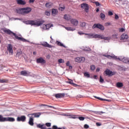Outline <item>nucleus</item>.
I'll use <instances>...</instances> for the list:
<instances>
[{"mask_svg": "<svg viewBox=\"0 0 129 129\" xmlns=\"http://www.w3.org/2000/svg\"><path fill=\"white\" fill-rule=\"evenodd\" d=\"M85 38H86L87 39H93V38H99V39H101V40H106L107 41H108V42H109V40H110V39H111L110 37H104L103 35L101 34L85 33Z\"/></svg>", "mask_w": 129, "mask_h": 129, "instance_id": "obj_1", "label": "nucleus"}, {"mask_svg": "<svg viewBox=\"0 0 129 129\" xmlns=\"http://www.w3.org/2000/svg\"><path fill=\"white\" fill-rule=\"evenodd\" d=\"M105 57H106L107 58H109V59H111V58H113V59H117L119 60V61H122V62H123V63H125L126 64H129V58L128 57H124L123 56H119L118 58H117V56H116L114 55H103Z\"/></svg>", "mask_w": 129, "mask_h": 129, "instance_id": "obj_2", "label": "nucleus"}, {"mask_svg": "<svg viewBox=\"0 0 129 129\" xmlns=\"http://www.w3.org/2000/svg\"><path fill=\"white\" fill-rule=\"evenodd\" d=\"M23 23L26 25H31V26H37V27H40V25L44 24L45 21L37 20H27L24 21Z\"/></svg>", "mask_w": 129, "mask_h": 129, "instance_id": "obj_3", "label": "nucleus"}, {"mask_svg": "<svg viewBox=\"0 0 129 129\" xmlns=\"http://www.w3.org/2000/svg\"><path fill=\"white\" fill-rule=\"evenodd\" d=\"M32 12V8H19L16 10V13L17 14H20L21 15H27Z\"/></svg>", "mask_w": 129, "mask_h": 129, "instance_id": "obj_4", "label": "nucleus"}, {"mask_svg": "<svg viewBox=\"0 0 129 129\" xmlns=\"http://www.w3.org/2000/svg\"><path fill=\"white\" fill-rule=\"evenodd\" d=\"M4 33H6L8 35H11V34H13L14 36H15L16 39L17 40H19V41H22V42H29V41L27 40L26 39L23 37H20L16 35V33L13 32L12 31L10 30V29H4L3 30Z\"/></svg>", "mask_w": 129, "mask_h": 129, "instance_id": "obj_5", "label": "nucleus"}, {"mask_svg": "<svg viewBox=\"0 0 129 129\" xmlns=\"http://www.w3.org/2000/svg\"><path fill=\"white\" fill-rule=\"evenodd\" d=\"M40 28L42 29V31H45L46 30H49L51 27H53V24L49 23L47 24H41L40 25Z\"/></svg>", "mask_w": 129, "mask_h": 129, "instance_id": "obj_6", "label": "nucleus"}, {"mask_svg": "<svg viewBox=\"0 0 129 129\" xmlns=\"http://www.w3.org/2000/svg\"><path fill=\"white\" fill-rule=\"evenodd\" d=\"M115 75V72H112L108 69H107L104 73L105 76H112V75Z\"/></svg>", "mask_w": 129, "mask_h": 129, "instance_id": "obj_7", "label": "nucleus"}, {"mask_svg": "<svg viewBox=\"0 0 129 129\" xmlns=\"http://www.w3.org/2000/svg\"><path fill=\"white\" fill-rule=\"evenodd\" d=\"M75 62L78 63H83L85 62V57H77L75 58Z\"/></svg>", "mask_w": 129, "mask_h": 129, "instance_id": "obj_8", "label": "nucleus"}, {"mask_svg": "<svg viewBox=\"0 0 129 129\" xmlns=\"http://www.w3.org/2000/svg\"><path fill=\"white\" fill-rule=\"evenodd\" d=\"M81 8L85 10L86 13H88V12H89V6L86 3L81 4Z\"/></svg>", "mask_w": 129, "mask_h": 129, "instance_id": "obj_9", "label": "nucleus"}, {"mask_svg": "<svg viewBox=\"0 0 129 129\" xmlns=\"http://www.w3.org/2000/svg\"><path fill=\"white\" fill-rule=\"evenodd\" d=\"M92 28L93 29H95L97 28V29H100V30H102V31L104 30V26L100 24H95L93 26Z\"/></svg>", "mask_w": 129, "mask_h": 129, "instance_id": "obj_10", "label": "nucleus"}, {"mask_svg": "<svg viewBox=\"0 0 129 129\" xmlns=\"http://www.w3.org/2000/svg\"><path fill=\"white\" fill-rule=\"evenodd\" d=\"M70 23L72 25H73L75 27H77L78 26V24H79V22L76 19H72L70 20Z\"/></svg>", "mask_w": 129, "mask_h": 129, "instance_id": "obj_11", "label": "nucleus"}, {"mask_svg": "<svg viewBox=\"0 0 129 129\" xmlns=\"http://www.w3.org/2000/svg\"><path fill=\"white\" fill-rule=\"evenodd\" d=\"M7 50L11 55H14V50H13V45L12 44H9L7 46Z\"/></svg>", "mask_w": 129, "mask_h": 129, "instance_id": "obj_12", "label": "nucleus"}, {"mask_svg": "<svg viewBox=\"0 0 129 129\" xmlns=\"http://www.w3.org/2000/svg\"><path fill=\"white\" fill-rule=\"evenodd\" d=\"M36 62L38 64H45V63H46V60L42 57H40L37 59Z\"/></svg>", "mask_w": 129, "mask_h": 129, "instance_id": "obj_13", "label": "nucleus"}, {"mask_svg": "<svg viewBox=\"0 0 129 129\" xmlns=\"http://www.w3.org/2000/svg\"><path fill=\"white\" fill-rule=\"evenodd\" d=\"M28 116L29 117V120L28 121L29 125L33 126V125H34V117H33V116Z\"/></svg>", "mask_w": 129, "mask_h": 129, "instance_id": "obj_14", "label": "nucleus"}, {"mask_svg": "<svg viewBox=\"0 0 129 129\" xmlns=\"http://www.w3.org/2000/svg\"><path fill=\"white\" fill-rule=\"evenodd\" d=\"M17 121H22L24 122V121H26V116H21L20 117H18L17 118Z\"/></svg>", "mask_w": 129, "mask_h": 129, "instance_id": "obj_15", "label": "nucleus"}, {"mask_svg": "<svg viewBox=\"0 0 129 129\" xmlns=\"http://www.w3.org/2000/svg\"><path fill=\"white\" fill-rule=\"evenodd\" d=\"M41 114H42L41 112L35 113L32 114H29L28 116H33V115H34V117H40V115H41Z\"/></svg>", "mask_w": 129, "mask_h": 129, "instance_id": "obj_16", "label": "nucleus"}, {"mask_svg": "<svg viewBox=\"0 0 129 129\" xmlns=\"http://www.w3.org/2000/svg\"><path fill=\"white\" fill-rule=\"evenodd\" d=\"M42 46H43V47H46L47 48H52L53 46L47 42H43L41 43Z\"/></svg>", "mask_w": 129, "mask_h": 129, "instance_id": "obj_17", "label": "nucleus"}, {"mask_svg": "<svg viewBox=\"0 0 129 129\" xmlns=\"http://www.w3.org/2000/svg\"><path fill=\"white\" fill-rule=\"evenodd\" d=\"M55 96L56 98H63V97L65 96V94H63V93L56 94Z\"/></svg>", "mask_w": 129, "mask_h": 129, "instance_id": "obj_18", "label": "nucleus"}, {"mask_svg": "<svg viewBox=\"0 0 129 129\" xmlns=\"http://www.w3.org/2000/svg\"><path fill=\"white\" fill-rule=\"evenodd\" d=\"M51 13L52 16H53V17H55V16H57V15H58V10L55 9H53L51 10Z\"/></svg>", "mask_w": 129, "mask_h": 129, "instance_id": "obj_19", "label": "nucleus"}, {"mask_svg": "<svg viewBox=\"0 0 129 129\" xmlns=\"http://www.w3.org/2000/svg\"><path fill=\"white\" fill-rule=\"evenodd\" d=\"M15 118L12 117H6V121H10L11 122H13L15 121Z\"/></svg>", "mask_w": 129, "mask_h": 129, "instance_id": "obj_20", "label": "nucleus"}, {"mask_svg": "<svg viewBox=\"0 0 129 129\" xmlns=\"http://www.w3.org/2000/svg\"><path fill=\"white\" fill-rule=\"evenodd\" d=\"M63 19L66 20V21H70L71 20V16L67 14H65L63 16Z\"/></svg>", "mask_w": 129, "mask_h": 129, "instance_id": "obj_21", "label": "nucleus"}, {"mask_svg": "<svg viewBox=\"0 0 129 129\" xmlns=\"http://www.w3.org/2000/svg\"><path fill=\"white\" fill-rule=\"evenodd\" d=\"M29 73H27L26 71H22L21 72V75L23 76H29Z\"/></svg>", "mask_w": 129, "mask_h": 129, "instance_id": "obj_22", "label": "nucleus"}, {"mask_svg": "<svg viewBox=\"0 0 129 129\" xmlns=\"http://www.w3.org/2000/svg\"><path fill=\"white\" fill-rule=\"evenodd\" d=\"M128 39V36L126 34H123L121 36V40H126Z\"/></svg>", "mask_w": 129, "mask_h": 129, "instance_id": "obj_23", "label": "nucleus"}, {"mask_svg": "<svg viewBox=\"0 0 129 129\" xmlns=\"http://www.w3.org/2000/svg\"><path fill=\"white\" fill-rule=\"evenodd\" d=\"M64 28L67 31H72V32H73V31H75V30H76V29H75V28L70 27H64Z\"/></svg>", "mask_w": 129, "mask_h": 129, "instance_id": "obj_24", "label": "nucleus"}, {"mask_svg": "<svg viewBox=\"0 0 129 129\" xmlns=\"http://www.w3.org/2000/svg\"><path fill=\"white\" fill-rule=\"evenodd\" d=\"M56 45H57V46H60V47H64V48H66V46H65V45H64V44H63V43H62V42L57 40L56 42Z\"/></svg>", "mask_w": 129, "mask_h": 129, "instance_id": "obj_25", "label": "nucleus"}, {"mask_svg": "<svg viewBox=\"0 0 129 129\" xmlns=\"http://www.w3.org/2000/svg\"><path fill=\"white\" fill-rule=\"evenodd\" d=\"M6 118L4 117V116L0 115V122H5L6 120Z\"/></svg>", "mask_w": 129, "mask_h": 129, "instance_id": "obj_26", "label": "nucleus"}, {"mask_svg": "<svg viewBox=\"0 0 129 129\" xmlns=\"http://www.w3.org/2000/svg\"><path fill=\"white\" fill-rule=\"evenodd\" d=\"M17 4L23 6L24 5H26V2L23 0H17Z\"/></svg>", "mask_w": 129, "mask_h": 129, "instance_id": "obj_27", "label": "nucleus"}, {"mask_svg": "<svg viewBox=\"0 0 129 129\" xmlns=\"http://www.w3.org/2000/svg\"><path fill=\"white\" fill-rule=\"evenodd\" d=\"M123 86V84L122 83L118 82L116 83V87L118 88H120V87H122Z\"/></svg>", "mask_w": 129, "mask_h": 129, "instance_id": "obj_28", "label": "nucleus"}, {"mask_svg": "<svg viewBox=\"0 0 129 129\" xmlns=\"http://www.w3.org/2000/svg\"><path fill=\"white\" fill-rule=\"evenodd\" d=\"M100 17L101 20H105V15L102 13H101L100 15Z\"/></svg>", "mask_w": 129, "mask_h": 129, "instance_id": "obj_29", "label": "nucleus"}, {"mask_svg": "<svg viewBox=\"0 0 129 129\" xmlns=\"http://www.w3.org/2000/svg\"><path fill=\"white\" fill-rule=\"evenodd\" d=\"M80 26L82 28H85V27L86 26V23L82 22H81Z\"/></svg>", "mask_w": 129, "mask_h": 129, "instance_id": "obj_30", "label": "nucleus"}, {"mask_svg": "<svg viewBox=\"0 0 129 129\" xmlns=\"http://www.w3.org/2000/svg\"><path fill=\"white\" fill-rule=\"evenodd\" d=\"M22 54H23V52L21 50H20L19 52H17V53L16 54V56L17 57H20V56H21Z\"/></svg>", "mask_w": 129, "mask_h": 129, "instance_id": "obj_31", "label": "nucleus"}, {"mask_svg": "<svg viewBox=\"0 0 129 129\" xmlns=\"http://www.w3.org/2000/svg\"><path fill=\"white\" fill-rule=\"evenodd\" d=\"M51 6H52V3H46L45 5V6L46 8H51Z\"/></svg>", "mask_w": 129, "mask_h": 129, "instance_id": "obj_32", "label": "nucleus"}, {"mask_svg": "<svg viewBox=\"0 0 129 129\" xmlns=\"http://www.w3.org/2000/svg\"><path fill=\"white\" fill-rule=\"evenodd\" d=\"M84 76H85V77H87V78H89V77H90V75H89V73H88V72L85 73Z\"/></svg>", "mask_w": 129, "mask_h": 129, "instance_id": "obj_33", "label": "nucleus"}, {"mask_svg": "<svg viewBox=\"0 0 129 129\" xmlns=\"http://www.w3.org/2000/svg\"><path fill=\"white\" fill-rule=\"evenodd\" d=\"M69 81L67 82V83H69V84H72V85H73V84H74L73 83V80L68 79Z\"/></svg>", "mask_w": 129, "mask_h": 129, "instance_id": "obj_34", "label": "nucleus"}, {"mask_svg": "<svg viewBox=\"0 0 129 129\" xmlns=\"http://www.w3.org/2000/svg\"><path fill=\"white\" fill-rule=\"evenodd\" d=\"M95 68H96L95 66H94V65H92L90 66V69L92 71H93L94 70H95Z\"/></svg>", "mask_w": 129, "mask_h": 129, "instance_id": "obj_35", "label": "nucleus"}, {"mask_svg": "<svg viewBox=\"0 0 129 129\" xmlns=\"http://www.w3.org/2000/svg\"><path fill=\"white\" fill-rule=\"evenodd\" d=\"M96 7H101V4L100 3H99V2H96L95 3Z\"/></svg>", "mask_w": 129, "mask_h": 129, "instance_id": "obj_36", "label": "nucleus"}, {"mask_svg": "<svg viewBox=\"0 0 129 129\" xmlns=\"http://www.w3.org/2000/svg\"><path fill=\"white\" fill-rule=\"evenodd\" d=\"M104 81V80L102 78V77L101 76H100V82L101 83H103V82Z\"/></svg>", "mask_w": 129, "mask_h": 129, "instance_id": "obj_37", "label": "nucleus"}, {"mask_svg": "<svg viewBox=\"0 0 129 129\" xmlns=\"http://www.w3.org/2000/svg\"><path fill=\"white\" fill-rule=\"evenodd\" d=\"M45 15L46 16H47L48 17H49V16H50V12H49V11H45Z\"/></svg>", "mask_w": 129, "mask_h": 129, "instance_id": "obj_38", "label": "nucleus"}, {"mask_svg": "<svg viewBox=\"0 0 129 129\" xmlns=\"http://www.w3.org/2000/svg\"><path fill=\"white\" fill-rule=\"evenodd\" d=\"M58 62L61 63H64V61L63 60V59H59L58 60Z\"/></svg>", "mask_w": 129, "mask_h": 129, "instance_id": "obj_39", "label": "nucleus"}, {"mask_svg": "<svg viewBox=\"0 0 129 129\" xmlns=\"http://www.w3.org/2000/svg\"><path fill=\"white\" fill-rule=\"evenodd\" d=\"M37 127L41 128L42 126H44V124H38L37 125Z\"/></svg>", "mask_w": 129, "mask_h": 129, "instance_id": "obj_40", "label": "nucleus"}, {"mask_svg": "<svg viewBox=\"0 0 129 129\" xmlns=\"http://www.w3.org/2000/svg\"><path fill=\"white\" fill-rule=\"evenodd\" d=\"M45 125H46V126H47L48 127H49L50 126H51V123H46Z\"/></svg>", "mask_w": 129, "mask_h": 129, "instance_id": "obj_41", "label": "nucleus"}, {"mask_svg": "<svg viewBox=\"0 0 129 129\" xmlns=\"http://www.w3.org/2000/svg\"><path fill=\"white\" fill-rule=\"evenodd\" d=\"M112 37L113 39H117V34H114Z\"/></svg>", "mask_w": 129, "mask_h": 129, "instance_id": "obj_42", "label": "nucleus"}, {"mask_svg": "<svg viewBox=\"0 0 129 129\" xmlns=\"http://www.w3.org/2000/svg\"><path fill=\"white\" fill-rule=\"evenodd\" d=\"M95 98H97V99H99V100H106L105 99H102L100 97H95Z\"/></svg>", "mask_w": 129, "mask_h": 129, "instance_id": "obj_43", "label": "nucleus"}, {"mask_svg": "<svg viewBox=\"0 0 129 129\" xmlns=\"http://www.w3.org/2000/svg\"><path fill=\"white\" fill-rule=\"evenodd\" d=\"M84 128H89V125H88V124H85L84 125Z\"/></svg>", "mask_w": 129, "mask_h": 129, "instance_id": "obj_44", "label": "nucleus"}, {"mask_svg": "<svg viewBox=\"0 0 129 129\" xmlns=\"http://www.w3.org/2000/svg\"><path fill=\"white\" fill-rule=\"evenodd\" d=\"M79 119H80V120H84V119H85V118H84V117H79Z\"/></svg>", "mask_w": 129, "mask_h": 129, "instance_id": "obj_45", "label": "nucleus"}, {"mask_svg": "<svg viewBox=\"0 0 129 129\" xmlns=\"http://www.w3.org/2000/svg\"><path fill=\"white\" fill-rule=\"evenodd\" d=\"M108 14L109 16H112V15H113V13L111 11H109Z\"/></svg>", "mask_w": 129, "mask_h": 129, "instance_id": "obj_46", "label": "nucleus"}, {"mask_svg": "<svg viewBox=\"0 0 129 129\" xmlns=\"http://www.w3.org/2000/svg\"><path fill=\"white\" fill-rule=\"evenodd\" d=\"M119 32H124V29L123 28H120L119 29Z\"/></svg>", "mask_w": 129, "mask_h": 129, "instance_id": "obj_47", "label": "nucleus"}, {"mask_svg": "<svg viewBox=\"0 0 129 129\" xmlns=\"http://www.w3.org/2000/svg\"><path fill=\"white\" fill-rule=\"evenodd\" d=\"M64 10H65V8H63V7H60L59 8V11H64Z\"/></svg>", "mask_w": 129, "mask_h": 129, "instance_id": "obj_48", "label": "nucleus"}, {"mask_svg": "<svg viewBox=\"0 0 129 129\" xmlns=\"http://www.w3.org/2000/svg\"><path fill=\"white\" fill-rule=\"evenodd\" d=\"M78 34H79V35H85L86 33H84L81 31V32H79Z\"/></svg>", "mask_w": 129, "mask_h": 129, "instance_id": "obj_49", "label": "nucleus"}, {"mask_svg": "<svg viewBox=\"0 0 129 129\" xmlns=\"http://www.w3.org/2000/svg\"><path fill=\"white\" fill-rule=\"evenodd\" d=\"M67 66H70V61H68L66 63Z\"/></svg>", "mask_w": 129, "mask_h": 129, "instance_id": "obj_50", "label": "nucleus"}, {"mask_svg": "<svg viewBox=\"0 0 129 129\" xmlns=\"http://www.w3.org/2000/svg\"><path fill=\"white\" fill-rule=\"evenodd\" d=\"M52 128H53V129H57V128H58V127H57V126H56V125H53V126H52Z\"/></svg>", "mask_w": 129, "mask_h": 129, "instance_id": "obj_51", "label": "nucleus"}, {"mask_svg": "<svg viewBox=\"0 0 129 129\" xmlns=\"http://www.w3.org/2000/svg\"><path fill=\"white\" fill-rule=\"evenodd\" d=\"M118 18H119V17H118V15L115 14V20H118Z\"/></svg>", "mask_w": 129, "mask_h": 129, "instance_id": "obj_52", "label": "nucleus"}, {"mask_svg": "<svg viewBox=\"0 0 129 129\" xmlns=\"http://www.w3.org/2000/svg\"><path fill=\"white\" fill-rule=\"evenodd\" d=\"M6 81H5L4 80H0V83H5Z\"/></svg>", "mask_w": 129, "mask_h": 129, "instance_id": "obj_53", "label": "nucleus"}, {"mask_svg": "<svg viewBox=\"0 0 129 129\" xmlns=\"http://www.w3.org/2000/svg\"><path fill=\"white\" fill-rule=\"evenodd\" d=\"M96 124L97 125V126H100V125H101V124L98 122H97Z\"/></svg>", "mask_w": 129, "mask_h": 129, "instance_id": "obj_54", "label": "nucleus"}, {"mask_svg": "<svg viewBox=\"0 0 129 129\" xmlns=\"http://www.w3.org/2000/svg\"><path fill=\"white\" fill-rule=\"evenodd\" d=\"M73 86H75V87H77V86H78V85L75 84V83H74L73 84Z\"/></svg>", "mask_w": 129, "mask_h": 129, "instance_id": "obj_55", "label": "nucleus"}, {"mask_svg": "<svg viewBox=\"0 0 129 129\" xmlns=\"http://www.w3.org/2000/svg\"><path fill=\"white\" fill-rule=\"evenodd\" d=\"M48 107H50V108H55V107L52 106H50V105H48Z\"/></svg>", "mask_w": 129, "mask_h": 129, "instance_id": "obj_56", "label": "nucleus"}, {"mask_svg": "<svg viewBox=\"0 0 129 129\" xmlns=\"http://www.w3.org/2000/svg\"><path fill=\"white\" fill-rule=\"evenodd\" d=\"M100 71V69L99 68H97L96 72H99Z\"/></svg>", "mask_w": 129, "mask_h": 129, "instance_id": "obj_57", "label": "nucleus"}, {"mask_svg": "<svg viewBox=\"0 0 129 129\" xmlns=\"http://www.w3.org/2000/svg\"><path fill=\"white\" fill-rule=\"evenodd\" d=\"M35 2V0H30L29 3H34Z\"/></svg>", "mask_w": 129, "mask_h": 129, "instance_id": "obj_58", "label": "nucleus"}, {"mask_svg": "<svg viewBox=\"0 0 129 129\" xmlns=\"http://www.w3.org/2000/svg\"><path fill=\"white\" fill-rule=\"evenodd\" d=\"M41 128V129H46V126H42Z\"/></svg>", "mask_w": 129, "mask_h": 129, "instance_id": "obj_59", "label": "nucleus"}, {"mask_svg": "<svg viewBox=\"0 0 129 129\" xmlns=\"http://www.w3.org/2000/svg\"><path fill=\"white\" fill-rule=\"evenodd\" d=\"M50 39H51V40L50 41V43H52L53 41V38H52V36H50Z\"/></svg>", "mask_w": 129, "mask_h": 129, "instance_id": "obj_60", "label": "nucleus"}, {"mask_svg": "<svg viewBox=\"0 0 129 129\" xmlns=\"http://www.w3.org/2000/svg\"><path fill=\"white\" fill-rule=\"evenodd\" d=\"M85 51H90V48H88V49H85Z\"/></svg>", "mask_w": 129, "mask_h": 129, "instance_id": "obj_61", "label": "nucleus"}, {"mask_svg": "<svg viewBox=\"0 0 129 129\" xmlns=\"http://www.w3.org/2000/svg\"><path fill=\"white\" fill-rule=\"evenodd\" d=\"M70 69H72L73 67L72 66L70 65V66H69Z\"/></svg>", "mask_w": 129, "mask_h": 129, "instance_id": "obj_62", "label": "nucleus"}, {"mask_svg": "<svg viewBox=\"0 0 129 129\" xmlns=\"http://www.w3.org/2000/svg\"><path fill=\"white\" fill-rule=\"evenodd\" d=\"M96 12L97 13H98V12H99V9H97Z\"/></svg>", "mask_w": 129, "mask_h": 129, "instance_id": "obj_63", "label": "nucleus"}, {"mask_svg": "<svg viewBox=\"0 0 129 129\" xmlns=\"http://www.w3.org/2000/svg\"><path fill=\"white\" fill-rule=\"evenodd\" d=\"M14 20H15L16 21L17 20H21V19H18V18H14Z\"/></svg>", "mask_w": 129, "mask_h": 129, "instance_id": "obj_64", "label": "nucleus"}]
</instances>
